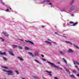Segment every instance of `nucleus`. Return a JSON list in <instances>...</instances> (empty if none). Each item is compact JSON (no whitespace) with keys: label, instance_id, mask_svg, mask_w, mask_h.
<instances>
[{"label":"nucleus","instance_id":"obj_34","mask_svg":"<svg viewBox=\"0 0 79 79\" xmlns=\"http://www.w3.org/2000/svg\"><path fill=\"white\" fill-rule=\"evenodd\" d=\"M74 0H73L72 2H71V5H72V4L74 3Z\"/></svg>","mask_w":79,"mask_h":79},{"label":"nucleus","instance_id":"obj_23","mask_svg":"<svg viewBox=\"0 0 79 79\" xmlns=\"http://www.w3.org/2000/svg\"><path fill=\"white\" fill-rule=\"evenodd\" d=\"M0 39L1 40L2 42L4 41V39H3V38L1 37H0Z\"/></svg>","mask_w":79,"mask_h":79},{"label":"nucleus","instance_id":"obj_7","mask_svg":"<svg viewBox=\"0 0 79 79\" xmlns=\"http://www.w3.org/2000/svg\"><path fill=\"white\" fill-rule=\"evenodd\" d=\"M65 52H66L65 51H60V55H64L65 54Z\"/></svg>","mask_w":79,"mask_h":79},{"label":"nucleus","instance_id":"obj_41","mask_svg":"<svg viewBox=\"0 0 79 79\" xmlns=\"http://www.w3.org/2000/svg\"><path fill=\"white\" fill-rule=\"evenodd\" d=\"M6 11H9V10L8 9H7L6 10Z\"/></svg>","mask_w":79,"mask_h":79},{"label":"nucleus","instance_id":"obj_42","mask_svg":"<svg viewBox=\"0 0 79 79\" xmlns=\"http://www.w3.org/2000/svg\"><path fill=\"white\" fill-rule=\"evenodd\" d=\"M45 27V26H42V27H43V28H44V27Z\"/></svg>","mask_w":79,"mask_h":79},{"label":"nucleus","instance_id":"obj_1","mask_svg":"<svg viewBox=\"0 0 79 79\" xmlns=\"http://www.w3.org/2000/svg\"><path fill=\"white\" fill-rule=\"evenodd\" d=\"M3 71H5V72H6L8 73V75H12V73H13V72L11 70H6V69H3Z\"/></svg>","mask_w":79,"mask_h":79},{"label":"nucleus","instance_id":"obj_10","mask_svg":"<svg viewBox=\"0 0 79 79\" xmlns=\"http://www.w3.org/2000/svg\"><path fill=\"white\" fill-rule=\"evenodd\" d=\"M44 42L46 43V44H49L50 45H52V41L50 42L48 41H45Z\"/></svg>","mask_w":79,"mask_h":79},{"label":"nucleus","instance_id":"obj_33","mask_svg":"<svg viewBox=\"0 0 79 79\" xmlns=\"http://www.w3.org/2000/svg\"><path fill=\"white\" fill-rule=\"evenodd\" d=\"M70 77H71L74 78V76L73 75H70Z\"/></svg>","mask_w":79,"mask_h":79},{"label":"nucleus","instance_id":"obj_21","mask_svg":"<svg viewBox=\"0 0 79 79\" xmlns=\"http://www.w3.org/2000/svg\"><path fill=\"white\" fill-rule=\"evenodd\" d=\"M48 40H49V41H51V42H52V43H53V44H56V43L55 42H53V41H52V40H49V39H48Z\"/></svg>","mask_w":79,"mask_h":79},{"label":"nucleus","instance_id":"obj_53","mask_svg":"<svg viewBox=\"0 0 79 79\" xmlns=\"http://www.w3.org/2000/svg\"><path fill=\"white\" fill-rule=\"evenodd\" d=\"M57 63H58V64H60V63L59 62H57Z\"/></svg>","mask_w":79,"mask_h":79},{"label":"nucleus","instance_id":"obj_3","mask_svg":"<svg viewBox=\"0 0 79 79\" xmlns=\"http://www.w3.org/2000/svg\"><path fill=\"white\" fill-rule=\"evenodd\" d=\"M46 2H47V3H48V4L49 5L51 6V7H52L53 6H52V4L51 2L50 3V0H46Z\"/></svg>","mask_w":79,"mask_h":79},{"label":"nucleus","instance_id":"obj_6","mask_svg":"<svg viewBox=\"0 0 79 79\" xmlns=\"http://www.w3.org/2000/svg\"><path fill=\"white\" fill-rule=\"evenodd\" d=\"M74 8H75V7L74 6H72L71 8L69 10V11H72L74 10Z\"/></svg>","mask_w":79,"mask_h":79},{"label":"nucleus","instance_id":"obj_14","mask_svg":"<svg viewBox=\"0 0 79 79\" xmlns=\"http://www.w3.org/2000/svg\"><path fill=\"white\" fill-rule=\"evenodd\" d=\"M0 55H6V53L5 52H0Z\"/></svg>","mask_w":79,"mask_h":79},{"label":"nucleus","instance_id":"obj_36","mask_svg":"<svg viewBox=\"0 0 79 79\" xmlns=\"http://www.w3.org/2000/svg\"><path fill=\"white\" fill-rule=\"evenodd\" d=\"M54 79H58V78L57 77H54Z\"/></svg>","mask_w":79,"mask_h":79},{"label":"nucleus","instance_id":"obj_29","mask_svg":"<svg viewBox=\"0 0 79 79\" xmlns=\"http://www.w3.org/2000/svg\"><path fill=\"white\" fill-rule=\"evenodd\" d=\"M62 60H64V62H65V63H67V62H66V60H65V59H64V58H63Z\"/></svg>","mask_w":79,"mask_h":79},{"label":"nucleus","instance_id":"obj_44","mask_svg":"<svg viewBox=\"0 0 79 79\" xmlns=\"http://www.w3.org/2000/svg\"><path fill=\"white\" fill-rule=\"evenodd\" d=\"M46 1L45 0H44L43 2L44 3V2H45V1Z\"/></svg>","mask_w":79,"mask_h":79},{"label":"nucleus","instance_id":"obj_30","mask_svg":"<svg viewBox=\"0 0 79 79\" xmlns=\"http://www.w3.org/2000/svg\"><path fill=\"white\" fill-rule=\"evenodd\" d=\"M0 2L1 3V4H2V5H4L5 4L4 3L2 2V0H0Z\"/></svg>","mask_w":79,"mask_h":79},{"label":"nucleus","instance_id":"obj_56","mask_svg":"<svg viewBox=\"0 0 79 79\" xmlns=\"http://www.w3.org/2000/svg\"><path fill=\"white\" fill-rule=\"evenodd\" d=\"M4 79H6V78H4Z\"/></svg>","mask_w":79,"mask_h":79},{"label":"nucleus","instance_id":"obj_11","mask_svg":"<svg viewBox=\"0 0 79 79\" xmlns=\"http://www.w3.org/2000/svg\"><path fill=\"white\" fill-rule=\"evenodd\" d=\"M73 63L74 64H77V65H79V64L78 62L76 61V60H74L73 61Z\"/></svg>","mask_w":79,"mask_h":79},{"label":"nucleus","instance_id":"obj_8","mask_svg":"<svg viewBox=\"0 0 79 79\" xmlns=\"http://www.w3.org/2000/svg\"><path fill=\"white\" fill-rule=\"evenodd\" d=\"M69 23H70L71 24H73V25L72 26H76V25L77 24H78V23L77 22H76L74 23L73 22H69Z\"/></svg>","mask_w":79,"mask_h":79},{"label":"nucleus","instance_id":"obj_5","mask_svg":"<svg viewBox=\"0 0 79 79\" xmlns=\"http://www.w3.org/2000/svg\"><path fill=\"white\" fill-rule=\"evenodd\" d=\"M25 41L26 42H28L29 44H31V45H34V43H33V42H32L31 41H27L26 40H25Z\"/></svg>","mask_w":79,"mask_h":79},{"label":"nucleus","instance_id":"obj_24","mask_svg":"<svg viewBox=\"0 0 79 79\" xmlns=\"http://www.w3.org/2000/svg\"><path fill=\"white\" fill-rule=\"evenodd\" d=\"M65 43H66L67 44H70V45H72V43H71L69 41H66Z\"/></svg>","mask_w":79,"mask_h":79},{"label":"nucleus","instance_id":"obj_15","mask_svg":"<svg viewBox=\"0 0 79 79\" xmlns=\"http://www.w3.org/2000/svg\"><path fill=\"white\" fill-rule=\"evenodd\" d=\"M73 52V50L71 49H69L68 50V52H69V53H72V52Z\"/></svg>","mask_w":79,"mask_h":79},{"label":"nucleus","instance_id":"obj_47","mask_svg":"<svg viewBox=\"0 0 79 79\" xmlns=\"http://www.w3.org/2000/svg\"><path fill=\"white\" fill-rule=\"evenodd\" d=\"M21 40V41H23V40Z\"/></svg>","mask_w":79,"mask_h":79},{"label":"nucleus","instance_id":"obj_55","mask_svg":"<svg viewBox=\"0 0 79 79\" xmlns=\"http://www.w3.org/2000/svg\"><path fill=\"white\" fill-rule=\"evenodd\" d=\"M44 79H46V78H44Z\"/></svg>","mask_w":79,"mask_h":79},{"label":"nucleus","instance_id":"obj_25","mask_svg":"<svg viewBox=\"0 0 79 79\" xmlns=\"http://www.w3.org/2000/svg\"><path fill=\"white\" fill-rule=\"evenodd\" d=\"M2 68H3L4 69H8V68L7 67H4L3 66H2Z\"/></svg>","mask_w":79,"mask_h":79},{"label":"nucleus","instance_id":"obj_20","mask_svg":"<svg viewBox=\"0 0 79 79\" xmlns=\"http://www.w3.org/2000/svg\"><path fill=\"white\" fill-rule=\"evenodd\" d=\"M2 58H3V60H5V61H7V59H6V57H3V56H2Z\"/></svg>","mask_w":79,"mask_h":79},{"label":"nucleus","instance_id":"obj_16","mask_svg":"<svg viewBox=\"0 0 79 79\" xmlns=\"http://www.w3.org/2000/svg\"><path fill=\"white\" fill-rule=\"evenodd\" d=\"M17 58L21 61H24V59H22V58H21L20 57H18Z\"/></svg>","mask_w":79,"mask_h":79},{"label":"nucleus","instance_id":"obj_9","mask_svg":"<svg viewBox=\"0 0 79 79\" xmlns=\"http://www.w3.org/2000/svg\"><path fill=\"white\" fill-rule=\"evenodd\" d=\"M34 55H35V56H38L39 52L37 51H35L34 53Z\"/></svg>","mask_w":79,"mask_h":79},{"label":"nucleus","instance_id":"obj_43","mask_svg":"<svg viewBox=\"0 0 79 79\" xmlns=\"http://www.w3.org/2000/svg\"><path fill=\"white\" fill-rule=\"evenodd\" d=\"M77 76L78 77H79V74H77Z\"/></svg>","mask_w":79,"mask_h":79},{"label":"nucleus","instance_id":"obj_31","mask_svg":"<svg viewBox=\"0 0 79 79\" xmlns=\"http://www.w3.org/2000/svg\"><path fill=\"white\" fill-rule=\"evenodd\" d=\"M10 55H11L12 56H14V54H13V53H12V52H10Z\"/></svg>","mask_w":79,"mask_h":79},{"label":"nucleus","instance_id":"obj_19","mask_svg":"<svg viewBox=\"0 0 79 79\" xmlns=\"http://www.w3.org/2000/svg\"><path fill=\"white\" fill-rule=\"evenodd\" d=\"M25 50H29V48L27 46L25 47Z\"/></svg>","mask_w":79,"mask_h":79},{"label":"nucleus","instance_id":"obj_57","mask_svg":"<svg viewBox=\"0 0 79 79\" xmlns=\"http://www.w3.org/2000/svg\"><path fill=\"white\" fill-rule=\"evenodd\" d=\"M11 52H13V51H11Z\"/></svg>","mask_w":79,"mask_h":79},{"label":"nucleus","instance_id":"obj_54","mask_svg":"<svg viewBox=\"0 0 79 79\" xmlns=\"http://www.w3.org/2000/svg\"><path fill=\"white\" fill-rule=\"evenodd\" d=\"M64 37H66V36H64Z\"/></svg>","mask_w":79,"mask_h":79},{"label":"nucleus","instance_id":"obj_18","mask_svg":"<svg viewBox=\"0 0 79 79\" xmlns=\"http://www.w3.org/2000/svg\"><path fill=\"white\" fill-rule=\"evenodd\" d=\"M28 53L30 54V55H31L32 57H34V56L33 54H32V52H28Z\"/></svg>","mask_w":79,"mask_h":79},{"label":"nucleus","instance_id":"obj_50","mask_svg":"<svg viewBox=\"0 0 79 79\" xmlns=\"http://www.w3.org/2000/svg\"><path fill=\"white\" fill-rule=\"evenodd\" d=\"M65 69L66 71V70H67L68 69H67V68H65Z\"/></svg>","mask_w":79,"mask_h":79},{"label":"nucleus","instance_id":"obj_52","mask_svg":"<svg viewBox=\"0 0 79 79\" xmlns=\"http://www.w3.org/2000/svg\"><path fill=\"white\" fill-rule=\"evenodd\" d=\"M9 8L10 9V10H11V8L10 7H9Z\"/></svg>","mask_w":79,"mask_h":79},{"label":"nucleus","instance_id":"obj_22","mask_svg":"<svg viewBox=\"0 0 79 79\" xmlns=\"http://www.w3.org/2000/svg\"><path fill=\"white\" fill-rule=\"evenodd\" d=\"M15 72L17 74H19V72L17 70H15Z\"/></svg>","mask_w":79,"mask_h":79},{"label":"nucleus","instance_id":"obj_27","mask_svg":"<svg viewBox=\"0 0 79 79\" xmlns=\"http://www.w3.org/2000/svg\"><path fill=\"white\" fill-rule=\"evenodd\" d=\"M74 47H75L76 48H77V49H78L79 50V47H78L76 45H74Z\"/></svg>","mask_w":79,"mask_h":79},{"label":"nucleus","instance_id":"obj_39","mask_svg":"<svg viewBox=\"0 0 79 79\" xmlns=\"http://www.w3.org/2000/svg\"><path fill=\"white\" fill-rule=\"evenodd\" d=\"M66 71H67V72L68 73H69V70L68 69L66 70Z\"/></svg>","mask_w":79,"mask_h":79},{"label":"nucleus","instance_id":"obj_51","mask_svg":"<svg viewBox=\"0 0 79 79\" xmlns=\"http://www.w3.org/2000/svg\"><path fill=\"white\" fill-rule=\"evenodd\" d=\"M42 77L43 78V79H45V78L43 76H42Z\"/></svg>","mask_w":79,"mask_h":79},{"label":"nucleus","instance_id":"obj_38","mask_svg":"<svg viewBox=\"0 0 79 79\" xmlns=\"http://www.w3.org/2000/svg\"><path fill=\"white\" fill-rule=\"evenodd\" d=\"M41 56L43 58H44V56L42 54L41 55Z\"/></svg>","mask_w":79,"mask_h":79},{"label":"nucleus","instance_id":"obj_32","mask_svg":"<svg viewBox=\"0 0 79 79\" xmlns=\"http://www.w3.org/2000/svg\"><path fill=\"white\" fill-rule=\"evenodd\" d=\"M19 48V49H20V50H22V49H23V48H22L20 46H19L18 47Z\"/></svg>","mask_w":79,"mask_h":79},{"label":"nucleus","instance_id":"obj_40","mask_svg":"<svg viewBox=\"0 0 79 79\" xmlns=\"http://www.w3.org/2000/svg\"><path fill=\"white\" fill-rule=\"evenodd\" d=\"M73 72L74 73H76V71L75 70H73Z\"/></svg>","mask_w":79,"mask_h":79},{"label":"nucleus","instance_id":"obj_12","mask_svg":"<svg viewBox=\"0 0 79 79\" xmlns=\"http://www.w3.org/2000/svg\"><path fill=\"white\" fill-rule=\"evenodd\" d=\"M46 73H48L50 76H52V72H51V71L46 70Z\"/></svg>","mask_w":79,"mask_h":79},{"label":"nucleus","instance_id":"obj_49","mask_svg":"<svg viewBox=\"0 0 79 79\" xmlns=\"http://www.w3.org/2000/svg\"><path fill=\"white\" fill-rule=\"evenodd\" d=\"M66 10V8H64L63 9V10Z\"/></svg>","mask_w":79,"mask_h":79},{"label":"nucleus","instance_id":"obj_26","mask_svg":"<svg viewBox=\"0 0 79 79\" xmlns=\"http://www.w3.org/2000/svg\"><path fill=\"white\" fill-rule=\"evenodd\" d=\"M57 68H56L57 69H60L61 70H63V69L62 68H60L58 66H57Z\"/></svg>","mask_w":79,"mask_h":79},{"label":"nucleus","instance_id":"obj_2","mask_svg":"<svg viewBox=\"0 0 79 79\" xmlns=\"http://www.w3.org/2000/svg\"><path fill=\"white\" fill-rule=\"evenodd\" d=\"M47 62L48 63H49L50 64H51V66H54V67L55 68H57V66H56V65H55V64H54V63H51L48 61H47Z\"/></svg>","mask_w":79,"mask_h":79},{"label":"nucleus","instance_id":"obj_45","mask_svg":"<svg viewBox=\"0 0 79 79\" xmlns=\"http://www.w3.org/2000/svg\"><path fill=\"white\" fill-rule=\"evenodd\" d=\"M71 15L72 16H74V14H72Z\"/></svg>","mask_w":79,"mask_h":79},{"label":"nucleus","instance_id":"obj_17","mask_svg":"<svg viewBox=\"0 0 79 79\" xmlns=\"http://www.w3.org/2000/svg\"><path fill=\"white\" fill-rule=\"evenodd\" d=\"M12 47L13 48H15L18 47V46L15 45H12Z\"/></svg>","mask_w":79,"mask_h":79},{"label":"nucleus","instance_id":"obj_28","mask_svg":"<svg viewBox=\"0 0 79 79\" xmlns=\"http://www.w3.org/2000/svg\"><path fill=\"white\" fill-rule=\"evenodd\" d=\"M33 78L34 79H40L39 78L37 77L36 76L34 77Z\"/></svg>","mask_w":79,"mask_h":79},{"label":"nucleus","instance_id":"obj_35","mask_svg":"<svg viewBox=\"0 0 79 79\" xmlns=\"http://www.w3.org/2000/svg\"><path fill=\"white\" fill-rule=\"evenodd\" d=\"M42 60L43 61H46V60H45V59H44V58H42Z\"/></svg>","mask_w":79,"mask_h":79},{"label":"nucleus","instance_id":"obj_4","mask_svg":"<svg viewBox=\"0 0 79 79\" xmlns=\"http://www.w3.org/2000/svg\"><path fill=\"white\" fill-rule=\"evenodd\" d=\"M2 33L4 34V36H5V37H8V36H9V35L7 33L4 31L2 32Z\"/></svg>","mask_w":79,"mask_h":79},{"label":"nucleus","instance_id":"obj_37","mask_svg":"<svg viewBox=\"0 0 79 79\" xmlns=\"http://www.w3.org/2000/svg\"><path fill=\"white\" fill-rule=\"evenodd\" d=\"M54 33L56 34L57 35H58V33H57V32H54Z\"/></svg>","mask_w":79,"mask_h":79},{"label":"nucleus","instance_id":"obj_13","mask_svg":"<svg viewBox=\"0 0 79 79\" xmlns=\"http://www.w3.org/2000/svg\"><path fill=\"white\" fill-rule=\"evenodd\" d=\"M34 61H35V62H36V63H39V64H41V63L39 62V60H36V59H35L34 60Z\"/></svg>","mask_w":79,"mask_h":79},{"label":"nucleus","instance_id":"obj_46","mask_svg":"<svg viewBox=\"0 0 79 79\" xmlns=\"http://www.w3.org/2000/svg\"><path fill=\"white\" fill-rule=\"evenodd\" d=\"M75 68H77V66H75Z\"/></svg>","mask_w":79,"mask_h":79},{"label":"nucleus","instance_id":"obj_58","mask_svg":"<svg viewBox=\"0 0 79 79\" xmlns=\"http://www.w3.org/2000/svg\"><path fill=\"white\" fill-rule=\"evenodd\" d=\"M69 64H68V66H69Z\"/></svg>","mask_w":79,"mask_h":79},{"label":"nucleus","instance_id":"obj_48","mask_svg":"<svg viewBox=\"0 0 79 79\" xmlns=\"http://www.w3.org/2000/svg\"><path fill=\"white\" fill-rule=\"evenodd\" d=\"M22 79H26L25 78H22Z\"/></svg>","mask_w":79,"mask_h":79}]
</instances>
